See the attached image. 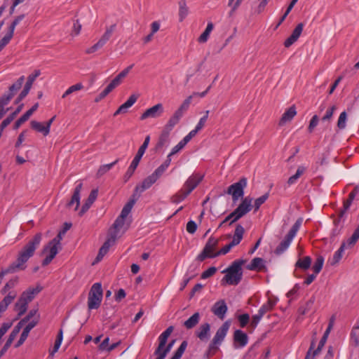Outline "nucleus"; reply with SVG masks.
Listing matches in <instances>:
<instances>
[{
    "label": "nucleus",
    "instance_id": "nucleus-52",
    "mask_svg": "<svg viewBox=\"0 0 359 359\" xmlns=\"http://www.w3.org/2000/svg\"><path fill=\"white\" fill-rule=\"evenodd\" d=\"M13 34L14 32L8 29L6 34L0 41V48H1L2 50L4 48V47L10 42V41L13 38Z\"/></svg>",
    "mask_w": 359,
    "mask_h": 359
},
{
    "label": "nucleus",
    "instance_id": "nucleus-55",
    "mask_svg": "<svg viewBox=\"0 0 359 359\" xmlns=\"http://www.w3.org/2000/svg\"><path fill=\"white\" fill-rule=\"evenodd\" d=\"M126 218L121 217L120 215L115 220L113 227L115 229V231L113 233H116L117 234V231H119L125 224Z\"/></svg>",
    "mask_w": 359,
    "mask_h": 359
},
{
    "label": "nucleus",
    "instance_id": "nucleus-36",
    "mask_svg": "<svg viewBox=\"0 0 359 359\" xmlns=\"http://www.w3.org/2000/svg\"><path fill=\"white\" fill-rule=\"evenodd\" d=\"M346 247V243L343 242L340 246V248L335 252L333 255L332 260L330 261L331 265H335L337 264L342 257V253L344 251L345 248Z\"/></svg>",
    "mask_w": 359,
    "mask_h": 359
},
{
    "label": "nucleus",
    "instance_id": "nucleus-60",
    "mask_svg": "<svg viewBox=\"0 0 359 359\" xmlns=\"http://www.w3.org/2000/svg\"><path fill=\"white\" fill-rule=\"evenodd\" d=\"M234 246L236 245L232 242H230L229 244L226 245L224 248H222L220 250L215 252L214 255H216V257H217L221 255H226Z\"/></svg>",
    "mask_w": 359,
    "mask_h": 359
},
{
    "label": "nucleus",
    "instance_id": "nucleus-37",
    "mask_svg": "<svg viewBox=\"0 0 359 359\" xmlns=\"http://www.w3.org/2000/svg\"><path fill=\"white\" fill-rule=\"evenodd\" d=\"M315 302V297L313 296L311 297L304 306H299L298 309V312L301 315H304L307 312H309L313 307Z\"/></svg>",
    "mask_w": 359,
    "mask_h": 359
},
{
    "label": "nucleus",
    "instance_id": "nucleus-51",
    "mask_svg": "<svg viewBox=\"0 0 359 359\" xmlns=\"http://www.w3.org/2000/svg\"><path fill=\"white\" fill-rule=\"evenodd\" d=\"M347 119V114L346 111H343L340 114L337 121V127L339 130H343L346 128V123Z\"/></svg>",
    "mask_w": 359,
    "mask_h": 359
},
{
    "label": "nucleus",
    "instance_id": "nucleus-42",
    "mask_svg": "<svg viewBox=\"0 0 359 359\" xmlns=\"http://www.w3.org/2000/svg\"><path fill=\"white\" fill-rule=\"evenodd\" d=\"M192 97H193V95H190V96L187 97L184 100L183 103L180 105V107L178 108V109L176 110V111L179 112L183 116L184 112L187 111L189 107Z\"/></svg>",
    "mask_w": 359,
    "mask_h": 359
},
{
    "label": "nucleus",
    "instance_id": "nucleus-33",
    "mask_svg": "<svg viewBox=\"0 0 359 359\" xmlns=\"http://www.w3.org/2000/svg\"><path fill=\"white\" fill-rule=\"evenodd\" d=\"M170 133V130L163 128L156 144L157 149L162 148L168 142Z\"/></svg>",
    "mask_w": 359,
    "mask_h": 359
},
{
    "label": "nucleus",
    "instance_id": "nucleus-34",
    "mask_svg": "<svg viewBox=\"0 0 359 359\" xmlns=\"http://www.w3.org/2000/svg\"><path fill=\"white\" fill-rule=\"evenodd\" d=\"M355 194L351 192L348 195V198L346 201L344 202V208L343 209H341L339 212V218L341 219L344 217L345 212L347 211V210L349 209L353 201L354 200L355 197Z\"/></svg>",
    "mask_w": 359,
    "mask_h": 359
},
{
    "label": "nucleus",
    "instance_id": "nucleus-22",
    "mask_svg": "<svg viewBox=\"0 0 359 359\" xmlns=\"http://www.w3.org/2000/svg\"><path fill=\"white\" fill-rule=\"evenodd\" d=\"M14 96V93H8L7 94H4L0 98V116L1 118L4 117V116L7 113L9 110V108L5 109L4 107L6 106L11 99Z\"/></svg>",
    "mask_w": 359,
    "mask_h": 359
},
{
    "label": "nucleus",
    "instance_id": "nucleus-21",
    "mask_svg": "<svg viewBox=\"0 0 359 359\" xmlns=\"http://www.w3.org/2000/svg\"><path fill=\"white\" fill-rule=\"evenodd\" d=\"M248 341V337L246 333L241 330H236L233 333V342L234 346H236V344L240 347L245 346Z\"/></svg>",
    "mask_w": 359,
    "mask_h": 359
},
{
    "label": "nucleus",
    "instance_id": "nucleus-35",
    "mask_svg": "<svg viewBox=\"0 0 359 359\" xmlns=\"http://www.w3.org/2000/svg\"><path fill=\"white\" fill-rule=\"evenodd\" d=\"M189 13V8L187 6L186 0L179 1V20L182 22Z\"/></svg>",
    "mask_w": 359,
    "mask_h": 359
},
{
    "label": "nucleus",
    "instance_id": "nucleus-63",
    "mask_svg": "<svg viewBox=\"0 0 359 359\" xmlns=\"http://www.w3.org/2000/svg\"><path fill=\"white\" fill-rule=\"evenodd\" d=\"M25 15L24 14L17 16L9 26L8 29L14 32L15 27L25 18Z\"/></svg>",
    "mask_w": 359,
    "mask_h": 359
},
{
    "label": "nucleus",
    "instance_id": "nucleus-29",
    "mask_svg": "<svg viewBox=\"0 0 359 359\" xmlns=\"http://www.w3.org/2000/svg\"><path fill=\"white\" fill-rule=\"evenodd\" d=\"M182 116L175 111L174 114L170 118L166 125L164 126V128L171 131L172 128L177 125Z\"/></svg>",
    "mask_w": 359,
    "mask_h": 359
},
{
    "label": "nucleus",
    "instance_id": "nucleus-58",
    "mask_svg": "<svg viewBox=\"0 0 359 359\" xmlns=\"http://www.w3.org/2000/svg\"><path fill=\"white\" fill-rule=\"evenodd\" d=\"M113 90L112 88L110 87L109 85H108L105 89L101 92L95 99V102H99L102 99H104L109 93H111Z\"/></svg>",
    "mask_w": 359,
    "mask_h": 359
},
{
    "label": "nucleus",
    "instance_id": "nucleus-19",
    "mask_svg": "<svg viewBox=\"0 0 359 359\" xmlns=\"http://www.w3.org/2000/svg\"><path fill=\"white\" fill-rule=\"evenodd\" d=\"M138 98V95L133 94L131 95L128 100L121 104L118 109L115 111L114 116H117L119 114H125L127 112L128 109L132 107Z\"/></svg>",
    "mask_w": 359,
    "mask_h": 359
},
{
    "label": "nucleus",
    "instance_id": "nucleus-48",
    "mask_svg": "<svg viewBox=\"0 0 359 359\" xmlns=\"http://www.w3.org/2000/svg\"><path fill=\"white\" fill-rule=\"evenodd\" d=\"M324 263V257L323 256H318L313 266V272L318 274L320 272Z\"/></svg>",
    "mask_w": 359,
    "mask_h": 359
},
{
    "label": "nucleus",
    "instance_id": "nucleus-10",
    "mask_svg": "<svg viewBox=\"0 0 359 359\" xmlns=\"http://www.w3.org/2000/svg\"><path fill=\"white\" fill-rule=\"evenodd\" d=\"M252 198L247 196L242 199L241 203L233 211V215L236 219H240L241 217L248 214L252 208Z\"/></svg>",
    "mask_w": 359,
    "mask_h": 359
},
{
    "label": "nucleus",
    "instance_id": "nucleus-13",
    "mask_svg": "<svg viewBox=\"0 0 359 359\" xmlns=\"http://www.w3.org/2000/svg\"><path fill=\"white\" fill-rule=\"evenodd\" d=\"M42 289L43 287L39 285L36 287L28 288L21 294L19 298L20 302H25V304H28V303L32 302L35 295L38 294Z\"/></svg>",
    "mask_w": 359,
    "mask_h": 359
},
{
    "label": "nucleus",
    "instance_id": "nucleus-12",
    "mask_svg": "<svg viewBox=\"0 0 359 359\" xmlns=\"http://www.w3.org/2000/svg\"><path fill=\"white\" fill-rule=\"evenodd\" d=\"M156 181L157 180L152 175H150L144 179L141 184L136 185L133 193L137 194L138 197L140 198L141 194L149 189Z\"/></svg>",
    "mask_w": 359,
    "mask_h": 359
},
{
    "label": "nucleus",
    "instance_id": "nucleus-2",
    "mask_svg": "<svg viewBox=\"0 0 359 359\" xmlns=\"http://www.w3.org/2000/svg\"><path fill=\"white\" fill-rule=\"evenodd\" d=\"M245 262V260L244 259H236L228 268L224 269L222 273H225L226 275L221 280V285H238L243 278L242 266Z\"/></svg>",
    "mask_w": 359,
    "mask_h": 359
},
{
    "label": "nucleus",
    "instance_id": "nucleus-14",
    "mask_svg": "<svg viewBox=\"0 0 359 359\" xmlns=\"http://www.w3.org/2000/svg\"><path fill=\"white\" fill-rule=\"evenodd\" d=\"M203 178V176L200 174H195L190 176L183 186V188L187 191V194H190L191 192L200 184Z\"/></svg>",
    "mask_w": 359,
    "mask_h": 359
},
{
    "label": "nucleus",
    "instance_id": "nucleus-31",
    "mask_svg": "<svg viewBox=\"0 0 359 359\" xmlns=\"http://www.w3.org/2000/svg\"><path fill=\"white\" fill-rule=\"evenodd\" d=\"M306 168L304 166H299L296 173L290 177L287 181L288 186H291L297 182L298 179L306 172Z\"/></svg>",
    "mask_w": 359,
    "mask_h": 359
},
{
    "label": "nucleus",
    "instance_id": "nucleus-30",
    "mask_svg": "<svg viewBox=\"0 0 359 359\" xmlns=\"http://www.w3.org/2000/svg\"><path fill=\"white\" fill-rule=\"evenodd\" d=\"M30 125L33 130L43 133L44 136H47L50 133L49 129L46 126V125L43 126L41 123L36 121H32Z\"/></svg>",
    "mask_w": 359,
    "mask_h": 359
},
{
    "label": "nucleus",
    "instance_id": "nucleus-26",
    "mask_svg": "<svg viewBox=\"0 0 359 359\" xmlns=\"http://www.w3.org/2000/svg\"><path fill=\"white\" fill-rule=\"evenodd\" d=\"M311 262L312 259L309 256L299 258L295 263V267L306 271L311 267Z\"/></svg>",
    "mask_w": 359,
    "mask_h": 359
},
{
    "label": "nucleus",
    "instance_id": "nucleus-39",
    "mask_svg": "<svg viewBox=\"0 0 359 359\" xmlns=\"http://www.w3.org/2000/svg\"><path fill=\"white\" fill-rule=\"evenodd\" d=\"M118 162V159H116L114 162L101 165L97 172V177H100L102 175H104L105 173H107L114 165H115Z\"/></svg>",
    "mask_w": 359,
    "mask_h": 359
},
{
    "label": "nucleus",
    "instance_id": "nucleus-15",
    "mask_svg": "<svg viewBox=\"0 0 359 359\" xmlns=\"http://www.w3.org/2000/svg\"><path fill=\"white\" fill-rule=\"evenodd\" d=\"M163 112V107L162 104H157L149 109H147L140 116L141 120H144L148 118H157L159 117Z\"/></svg>",
    "mask_w": 359,
    "mask_h": 359
},
{
    "label": "nucleus",
    "instance_id": "nucleus-38",
    "mask_svg": "<svg viewBox=\"0 0 359 359\" xmlns=\"http://www.w3.org/2000/svg\"><path fill=\"white\" fill-rule=\"evenodd\" d=\"M189 194H187V191L182 188L177 193L173 195L171 198V202L173 203H179L184 200Z\"/></svg>",
    "mask_w": 359,
    "mask_h": 359
},
{
    "label": "nucleus",
    "instance_id": "nucleus-32",
    "mask_svg": "<svg viewBox=\"0 0 359 359\" xmlns=\"http://www.w3.org/2000/svg\"><path fill=\"white\" fill-rule=\"evenodd\" d=\"M200 313L196 312L194 313L188 320L184 322V326L187 329H191L194 327L199 322Z\"/></svg>",
    "mask_w": 359,
    "mask_h": 359
},
{
    "label": "nucleus",
    "instance_id": "nucleus-45",
    "mask_svg": "<svg viewBox=\"0 0 359 359\" xmlns=\"http://www.w3.org/2000/svg\"><path fill=\"white\" fill-rule=\"evenodd\" d=\"M269 196V193H266L262 196L255 199L254 205H252V208H254L255 209V212L257 211L259 209L260 206L265 203V201L268 199Z\"/></svg>",
    "mask_w": 359,
    "mask_h": 359
},
{
    "label": "nucleus",
    "instance_id": "nucleus-28",
    "mask_svg": "<svg viewBox=\"0 0 359 359\" xmlns=\"http://www.w3.org/2000/svg\"><path fill=\"white\" fill-rule=\"evenodd\" d=\"M210 330V324L208 323H204L200 326L199 330L196 333V335L201 341L208 339Z\"/></svg>",
    "mask_w": 359,
    "mask_h": 359
},
{
    "label": "nucleus",
    "instance_id": "nucleus-25",
    "mask_svg": "<svg viewBox=\"0 0 359 359\" xmlns=\"http://www.w3.org/2000/svg\"><path fill=\"white\" fill-rule=\"evenodd\" d=\"M17 294L15 292H10L0 302V312H4L9 304L12 303V302L16 297Z\"/></svg>",
    "mask_w": 359,
    "mask_h": 359
},
{
    "label": "nucleus",
    "instance_id": "nucleus-59",
    "mask_svg": "<svg viewBox=\"0 0 359 359\" xmlns=\"http://www.w3.org/2000/svg\"><path fill=\"white\" fill-rule=\"evenodd\" d=\"M351 339L354 341L355 346L359 345V326L354 327L351 331Z\"/></svg>",
    "mask_w": 359,
    "mask_h": 359
},
{
    "label": "nucleus",
    "instance_id": "nucleus-46",
    "mask_svg": "<svg viewBox=\"0 0 359 359\" xmlns=\"http://www.w3.org/2000/svg\"><path fill=\"white\" fill-rule=\"evenodd\" d=\"M187 341H183L170 359H180L187 346Z\"/></svg>",
    "mask_w": 359,
    "mask_h": 359
},
{
    "label": "nucleus",
    "instance_id": "nucleus-16",
    "mask_svg": "<svg viewBox=\"0 0 359 359\" xmlns=\"http://www.w3.org/2000/svg\"><path fill=\"white\" fill-rule=\"evenodd\" d=\"M227 310L228 308L224 300L217 302L211 309L212 312L221 320L224 318Z\"/></svg>",
    "mask_w": 359,
    "mask_h": 359
},
{
    "label": "nucleus",
    "instance_id": "nucleus-54",
    "mask_svg": "<svg viewBox=\"0 0 359 359\" xmlns=\"http://www.w3.org/2000/svg\"><path fill=\"white\" fill-rule=\"evenodd\" d=\"M168 339L162 335H160L158 337V346L154 351V355H158V353L163 349L164 346L166 345Z\"/></svg>",
    "mask_w": 359,
    "mask_h": 359
},
{
    "label": "nucleus",
    "instance_id": "nucleus-17",
    "mask_svg": "<svg viewBox=\"0 0 359 359\" xmlns=\"http://www.w3.org/2000/svg\"><path fill=\"white\" fill-rule=\"evenodd\" d=\"M98 195V190L97 189H93L88 198L86 199L84 204L82 205L80 211L79 212V215L80 217L83 216L90 208L92 204L95 202Z\"/></svg>",
    "mask_w": 359,
    "mask_h": 359
},
{
    "label": "nucleus",
    "instance_id": "nucleus-44",
    "mask_svg": "<svg viewBox=\"0 0 359 359\" xmlns=\"http://www.w3.org/2000/svg\"><path fill=\"white\" fill-rule=\"evenodd\" d=\"M83 88V86L81 83H76L70 86L62 95V98H65L68 95H71L74 92L82 90Z\"/></svg>",
    "mask_w": 359,
    "mask_h": 359
},
{
    "label": "nucleus",
    "instance_id": "nucleus-18",
    "mask_svg": "<svg viewBox=\"0 0 359 359\" xmlns=\"http://www.w3.org/2000/svg\"><path fill=\"white\" fill-rule=\"evenodd\" d=\"M83 187V184L80 182L76 185L74 190L71 200L67 203V207L70 208L74 204H76L74 210H77L80 205V194Z\"/></svg>",
    "mask_w": 359,
    "mask_h": 359
},
{
    "label": "nucleus",
    "instance_id": "nucleus-9",
    "mask_svg": "<svg viewBox=\"0 0 359 359\" xmlns=\"http://www.w3.org/2000/svg\"><path fill=\"white\" fill-rule=\"evenodd\" d=\"M218 243L219 239L211 236L207 241L202 252L198 255L197 259L200 262H203L206 258L216 257V255H214L215 253L214 252V250L217 246Z\"/></svg>",
    "mask_w": 359,
    "mask_h": 359
},
{
    "label": "nucleus",
    "instance_id": "nucleus-49",
    "mask_svg": "<svg viewBox=\"0 0 359 359\" xmlns=\"http://www.w3.org/2000/svg\"><path fill=\"white\" fill-rule=\"evenodd\" d=\"M15 310L18 311V317L22 316L25 313L27 310V304H25V302H20L18 299V302L15 304Z\"/></svg>",
    "mask_w": 359,
    "mask_h": 359
},
{
    "label": "nucleus",
    "instance_id": "nucleus-6",
    "mask_svg": "<svg viewBox=\"0 0 359 359\" xmlns=\"http://www.w3.org/2000/svg\"><path fill=\"white\" fill-rule=\"evenodd\" d=\"M149 140H150V137H149V135H147L145 137L143 144L139 148L137 153L136 154L130 165L129 166V168H128L126 172L125 173V175L123 176L124 182H127L129 180V179L134 174L137 167L139 165V163H140L142 156L144 155L147 148L148 147Z\"/></svg>",
    "mask_w": 359,
    "mask_h": 359
},
{
    "label": "nucleus",
    "instance_id": "nucleus-47",
    "mask_svg": "<svg viewBox=\"0 0 359 359\" xmlns=\"http://www.w3.org/2000/svg\"><path fill=\"white\" fill-rule=\"evenodd\" d=\"M187 341H183L170 359H180L187 346Z\"/></svg>",
    "mask_w": 359,
    "mask_h": 359
},
{
    "label": "nucleus",
    "instance_id": "nucleus-7",
    "mask_svg": "<svg viewBox=\"0 0 359 359\" xmlns=\"http://www.w3.org/2000/svg\"><path fill=\"white\" fill-rule=\"evenodd\" d=\"M102 294L101 283H94L88 294V307L89 310L97 309L100 307L102 299Z\"/></svg>",
    "mask_w": 359,
    "mask_h": 359
},
{
    "label": "nucleus",
    "instance_id": "nucleus-4",
    "mask_svg": "<svg viewBox=\"0 0 359 359\" xmlns=\"http://www.w3.org/2000/svg\"><path fill=\"white\" fill-rule=\"evenodd\" d=\"M230 325V321L227 320L224 322L222 325L217 330L216 334L210 342L206 353L208 358H210L218 351V346L220 345L224 339Z\"/></svg>",
    "mask_w": 359,
    "mask_h": 359
},
{
    "label": "nucleus",
    "instance_id": "nucleus-20",
    "mask_svg": "<svg viewBox=\"0 0 359 359\" xmlns=\"http://www.w3.org/2000/svg\"><path fill=\"white\" fill-rule=\"evenodd\" d=\"M39 103L34 104L28 111H27L20 118H18L14 123L13 129L16 130L20 126L27 121L32 114L38 109Z\"/></svg>",
    "mask_w": 359,
    "mask_h": 359
},
{
    "label": "nucleus",
    "instance_id": "nucleus-1",
    "mask_svg": "<svg viewBox=\"0 0 359 359\" xmlns=\"http://www.w3.org/2000/svg\"><path fill=\"white\" fill-rule=\"evenodd\" d=\"M41 237V233H38L23 246L18 252L16 261L11 263L6 269H2L0 271L1 279L7 274L14 273L26 269L25 264L34 255L35 250L40 245Z\"/></svg>",
    "mask_w": 359,
    "mask_h": 359
},
{
    "label": "nucleus",
    "instance_id": "nucleus-41",
    "mask_svg": "<svg viewBox=\"0 0 359 359\" xmlns=\"http://www.w3.org/2000/svg\"><path fill=\"white\" fill-rule=\"evenodd\" d=\"M18 283V277H15L13 278L10 279L1 289V294H5L11 289L15 287Z\"/></svg>",
    "mask_w": 359,
    "mask_h": 359
},
{
    "label": "nucleus",
    "instance_id": "nucleus-53",
    "mask_svg": "<svg viewBox=\"0 0 359 359\" xmlns=\"http://www.w3.org/2000/svg\"><path fill=\"white\" fill-rule=\"evenodd\" d=\"M41 72L40 70L37 69L34 71V73L32 74H30L27 77V81L25 85V87H27L29 89H31L32 86L35 81V79L40 75Z\"/></svg>",
    "mask_w": 359,
    "mask_h": 359
},
{
    "label": "nucleus",
    "instance_id": "nucleus-40",
    "mask_svg": "<svg viewBox=\"0 0 359 359\" xmlns=\"http://www.w3.org/2000/svg\"><path fill=\"white\" fill-rule=\"evenodd\" d=\"M359 240V225L357 226V228L353 231L352 236L347 239L346 245L348 248H352Z\"/></svg>",
    "mask_w": 359,
    "mask_h": 359
},
{
    "label": "nucleus",
    "instance_id": "nucleus-11",
    "mask_svg": "<svg viewBox=\"0 0 359 359\" xmlns=\"http://www.w3.org/2000/svg\"><path fill=\"white\" fill-rule=\"evenodd\" d=\"M116 240V233H112L111 235V236L103 243L102 247L100 248L98 254H97L93 264L97 263L102 259L104 256L109 251V248L115 243Z\"/></svg>",
    "mask_w": 359,
    "mask_h": 359
},
{
    "label": "nucleus",
    "instance_id": "nucleus-8",
    "mask_svg": "<svg viewBox=\"0 0 359 359\" xmlns=\"http://www.w3.org/2000/svg\"><path fill=\"white\" fill-rule=\"evenodd\" d=\"M248 180L245 177L241 178L237 182L230 185L226 191V194L232 196L233 203L243 198L244 195V189L247 187Z\"/></svg>",
    "mask_w": 359,
    "mask_h": 359
},
{
    "label": "nucleus",
    "instance_id": "nucleus-43",
    "mask_svg": "<svg viewBox=\"0 0 359 359\" xmlns=\"http://www.w3.org/2000/svg\"><path fill=\"white\" fill-rule=\"evenodd\" d=\"M175 342V339H172L171 341H170L167 345H165L163 348V349L158 353L156 359H165L167 354L170 352L171 350L172 346L174 345Z\"/></svg>",
    "mask_w": 359,
    "mask_h": 359
},
{
    "label": "nucleus",
    "instance_id": "nucleus-5",
    "mask_svg": "<svg viewBox=\"0 0 359 359\" xmlns=\"http://www.w3.org/2000/svg\"><path fill=\"white\" fill-rule=\"evenodd\" d=\"M303 219L302 217H299L297 219V221L293 224L289 232L285 236L284 239L279 243V245L275 249L274 252L276 255H280L283 254L288 248L292 241L295 236L297 232L299 231Z\"/></svg>",
    "mask_w": 359,
    "mask_h": 359
},
{
    "label": "nucleus",
    "instance_id": "nucleus-62",
    "mask_svg": "<svg viewBox=\"0 0 359 359\" xmlns=\"http://www.w3.org/2000/svg\"><path fill=\"white\" fill-rule=\"evenodd\" d=\"M216 271L217 268L215 266H211L202 273L201 278L206 279L208 278H210L212 276H213L216 273Z\"/></svg>",
    "mask_w": 359,
    "mask_h": 359
},
{
    "label": "nucleus",
    "instance_id": "nucleus-3",
    "mask_svg": "<svg viewBox=\"0 0 359 359\" xmlns=\"http://www.w3.org/2000/svg\"><path fill=\"white\" fill-rule=\"evenodd\" d=\"M71 227V223L65 222L62 229L60 230L57 235L52 239L46 246L44 247L43 252H46L48 250L49 255L42 261V266H45L48 265L55 258L58 252V246L60 245V241L62 240V237Z\"/></svg>",
    "mask_w": 359,
    "mask_h": 359
},
{
    "label": "nucleus",
    "instance_id": "nucleus-50",
    "mask_svg": "<svg viewBox=\"0 0 359 359\" xmlns=\"http://www.w3.org/2000/svg\"><path fill=\"white\" fill-rule=\"evenodd\" d=\"M24 79H25L24 76H20L17 80V81L15 83H14L13 84H12L9 87V92L8 93H14V94H15L16 91L20 90L21 88V87H22V85L23 81H24Z\"/></svg>",
    "mask_w": 359,
    "mask_h": 359
},
{
    "label": "nucleus",
    "instance_id": "nucleus-23",
    "mask_svg": "<svg viewBox=\"0 0 359 359\" xmlns=\"http://www.w3.org/2000/svg\"><path fill=\"white\" fill-rule=\"evenodd\" d=\"M246 269L250 271H261L266 269L264 260L260 257H255L252 259L250 264L246 266Z\"/></svg>",
    "mask_w": 359,
    "mask_h": 359
},
{
    "label": "nucleus",
    "instance_id": "nucleus-64",
    "mask_svg": "<svg viewBox=\"0 0 359 359\" xmlns=\"http://www.w3.org/2000/svg\"><path fill=\"white\" fill-rule=\"evenodd\" d=\"M318 121H319V118H318V116L317 115H314L311 121H310V123H309V127H308V130L309 133H312L314 130V128L317 126V125L318 124Z\"/></svg>",
    "mask_w": 359,
    "mask_h": 359
},
{
    "label": "nucleus",
    "instance_id": "nucleus-24",
    "mask_svg": "<svg viewBox=\"0 0 359 359\" xmlns=\"http://www.w3.org/2000/svg\"><path fill=\"white\" fill-rule=\"evenodd\" d=\"M296 107L294 105L291 106L283 115L279 121L280 126H283L287 122L290 121L296 115Z\"/></svg>",
    "mask_w": 359,
    "mask_h": 359
},
{
    "label": "nucleus",
    "instance_id": "nucleus-56",
    "mask_svg": "<svg viewBox=\"0 0 359 359\" xmlns=\"http://www.w3.org/2000/svg\"><path fill=\"white\" fill-rule=\"evenodd\" d=\"M139 198L140 197H138L137 194L136 195V194L133 193L130 200L123 207L130 212L133 207Z\"/></svg>",
    "mask_w": 359,
    "mask_h": 359
},
{
    "label": "nucleus",
    "instance_id": "nucleus-57",
    "mask_svg": "<svg viewBox=\"0 0 359 359\" xmlns=\"http://www.w3.org/2000/svg\"><path fill=\"white\" fill-rule=\"evenodd\" d=\"M238 320L241 327H245L250 321V316L248 313H243L238 316Z\"/></svg>",
    "mask_w": 359,
    "mask_h": 359
},
{
    "label": "nucleus",
    "instance_id": "nucleus-61",
    "mask_svg": "<svg viewBox=\"0 0 359 359\" xmlns=\"http://www.w3.org/2000/svg\"><path fill=\"white\" fill-rule=\"evenodd\" d=\"M263 316H264L261 314L259 311L257 314L252 316V320L250 322V327L252 329H255L257 326L258 323H259L260 320L262 318Z\"/></svg>",
    "mask_w": 359,
    "mask_h": 359
},
{
    "label": "nucleus",
    "instance_id": "nucleus-27",
    "mask_svg": "<svg viewBox=\"0 0 359 359\" xmlns=\"http://www.w3.org/2000/svg\"><path fill=\"white\" fill-rule=\"evenodd\" d=\"M245 229L241 224H237L235 229L234 235L231 242L235 245H238L243 239Z\"/></svg>",
    "mask_w": 359,
    "mask_h": 359
}]
</instances>
